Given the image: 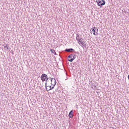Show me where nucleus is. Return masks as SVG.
Here are the masks:
<instances>
[{"mask_svg":"<svg viewBox=\"0 0 129 129\" xmlns=\"http://www.w3.org/2000/svg\"><path fill=\"white\" fill-rule=\"evenodd\" d=\"M52 84H51V81L48 80V79H47L45 83V89L47 90V91L52 90V89L54 88V86H52Z\"/></svg>","mask_w":129,"mask_h":129,"instance_id":"1","label":"nucleus"},{"mask_svg":"<svg viewBox=\"0 0 129 129\" xmlns=\"http://www.w3.org/2000/svg\"><path fill=\"white\" fill-rule=\"evenodd\" d=\"M75 58H76V55H75V54H71L68 57V61H69V62H73V60H74Z\"/></svg>","mask_w":129,"mask_h":129,"instance_id":"2","label":"nucleus"},{"mask_svg":"<svg viewBox=\"0 0 129 129\" xmlns=\"http://www.w3.org/2000/svg\"><path fill=\"white\" fill-rule=\"evenodd\" d=\"M48 80L50 81V83L51 85H52V86H55V85H56V79L54 78H48Z\"/></svg>","mask_w":129,"mask_h":129,"instance_id":"3","label":"nucleus"},{"mask_svg":"<svg viewBox=\"0 0 129 129\" xmlns=\"http://www.w3.org/2000/svg\"><path fill=\"white\" fill-rule=\"evenodd\" d=\"M46 79H48V76H47V75L45 74H42L41 77V80H42V81L44 82V81H46Z\"/></svg>","mask_w":129,"mask_h":129,"instance_id":"4","label":"nucleus"},{"mask_svg":"<svg viewBox=\"0 0 129 129\" xmlns=\"http://www.w3.org/2000/svg\"><path fill=\"white\" fill-rule=\"evenodd\" d=\"M93 30L94 31V35L97 36L98 35V29L96 27H93Z\"/></svg>","mask_w":129,"mask_h":129,"instance_id":"5","label":"nucleus"},{"mask_svg":"<svg viewBox=\"0 0 129 129\" xmlns=\"http://www.w3.org/2000/svg\"><path fill=\"white\" fill-rule=\"evenodd\" d=\"M73 116H74V112H73V110H71L69 113V117L72 118Z\"/></svg>","mask_w":129,"mask_h":129,"instance_id":"6","label":"nucleus"},{"mask_svg":"<svg viewBox=\"0 0 129 129\" xmlns=\"http://www.w3.org/2000/svg\"><path fill=\"white\" fill-rule=\"evenodd\" d=\"M79 44L81 45V47H84V43L82 41V39L79 40Z\"/></svg>","mask_w":129,"mask_h":129,"instance_id":"7","label":"nucleus"},{"mask_svg":"<svg viewBox=\"0 0 129 129\" xmlns=\"http://www.w3.org/2000/svg\"><path fill=\"white\" fill-rule=\"evenodd\" d=\"M76 40L78 41V43H79V40H82V38H80V35L78 34H77Z\"/></svg>","mask_w":129,"mask_h":129,"instance_id":"8","label":"nucleus"},{"mask_svg":"<svg viewBox=\"0 0 129 129\" xmlns=\"http://www.w3.org/2000/svg\"><path fill=\"white\" fill-rule=\"evenodd\" d=\"M97 3L98 4V6H99V7H100V8H101V7H102V6H104V5H102V1H97Z\"/></svg>","mask_w":129,"mask_h":129,"instance_id":"9","label":"nucleus"},{"mask_svg":"<svg viewBox=\"0 0 129 129\" xmlns=\"http://www.w3.org/2000/svg\"><path fill=\"white\" fill-rule=\"evenodd\" d=\"M65 51L66 52H72V51H75V50L74 49H73V48H69V49H66L65 50Z\"/></svg>","mask_w":129,"mask_h":129,"instance_id":"10","label":"nucleus"},{"mask_svg":"<svg viewBox=\"0 0 129 129\" xmlns=\"http://www.w3.org/2000/svg\"><path fill=\"white\" fill-rule=\"evenodd\" d=\"M4 48L6 49V50H8V49H9V47H8V44H5L4 45Z\"/></svg>","mask_w":129,"mask_h":129,"instance_id":"11","label":"nucleus"},{"mask_svg":"<svg viewBox=\"0 0 129 129\" xmlns=\"http://www.w3.org/2000/svg\"><path fill=\"white\" fill-rule=\"evenodd\" d=\"M90 32L91 33V34H93V35H94V31H93V28H92L90 30Z\"/></svg>","mask_w":129,"mask_h":129,"instance_id":"12","label":"nucleus"},{"mask_svg":"<svg viewBox=\"0 0 129 129\" xmlns=\"http://www.w3.org/2000/svg\"><path fill=\"white\" fill-rule=\"evenodd\" d=\"M101 2H102V5H103L104 6V5H105V1L104 0H101Z\"/></svg>","mask_w":129,"mask_h":129,"instance_id":"13","label":"nucleus"},{"mask_svg":"<svg viewBox=\"0 0 129 129\" xmlns=\"http://www.w3.org/2000/svg\"><path fill=\"white\" fill-rule=\"evenodd\" d=\"M50 52H51V53H55L56 54V52H55V50L52 49H50Z\"/></svg>","mask_w":129,"mask_h":129,"instance_id":"14","label":"nucleus"},{"mask_svg":"<svg viewBox=\"0 0 129 129\" xmlns=\"http://www.w3.org/2000/svg\"><path fill=\"white\" fill-rule=\"evenodd\" d=\"M97 2H101V0H98V1H97Z\"/></svg>","mask_w":129,"mask_h":129,"instance_id":"15","label":"nucleus"},{"mask_svg":"<svg viewBox=\"0 0 129 129\" xmlns=\"http://www.w3.org/2000/svg\"><path fill=\"white\" fill-rule=\"evenodd\" d=\"M71 59V58H69V60H70Z\"/></svg>","mask_w":129,"mask_h":129,"instance_id":"16","label":"nucleus"}]
</instances>
